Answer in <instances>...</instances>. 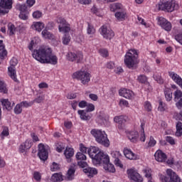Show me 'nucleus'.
Returning a JSON list of instances; mask_svg holds the SVG:
<instances>
[{
  "instance_id": "1",
  "label": "nucleus",
  "mask_w": 182,
  "mask_h": 182,
  "mask_svg": "<svg viewBox=\"0 0 182 182\" xmlns=\"http://www.w3.org/2000/svg\"><path fill=\"white\" fill-rule=\"evenodd\" d=\"M32 55L40 63L58 65V57L52 53V48H50L41 47L37 50H34Z\"/></svg>"
},
{
  "instance_id": "2",
  "label": "nucleus",
  "mask_w": 182,
  "mask_h": 182,
  "mask_svg": "<svg viewBox=\"0 0 182 182\" xmlns=\"http://www.w3.org/2000/svg\"><path fill=\"white\" fill-rule=\"evenodd\" d=\"M139 58V53L135 49L129 50L124 56V63L127 68L129 69H134L136 63H139L137 60Z\"/></svg>"
},
{
  "instance_id": "3",
  "label": "nucleus",
  "mask_w": 182,
  "mask_h": 182,
  "mask_svg": "<svg viewBox=\"0 0 182 182\" xmlns=\"http://www.w3.org/2000/svg\"><path fill=\"white\" fill-rule=\"evenodd\" d=\"M159 11H165V12H173L178 9V4L176 1L171 0L166 2L160 1L158 4Z\"/></svg>"
},
{
  "instance_id": "4",
  "label": "nucleus",
  "mask_w": 182,
  "mask_h": 182,
  "mask_svg": "<svg viewBox=\"0 0 182 182\" xmlns=\"http://www.w3.org/2000/svg\"><path fill=\"white\" fill-rule=\"evenodd\" d=\"M72 77L80 80L82 85H86L90 82V73L87 71H77L73 74Z\"/></svg>"
},
{
  "instance_id": "5",
  "label": "nucleus",
  "mask_w": 182,
  "mask_h": 182,
  "mask_svg": "<svg viewBox=\"0 0 182 182\" xmlns=\"http://www.w3.org/2000/svg\"><path fill=\"white\" fill-rule=\"evenodd\" d=\"M109 162L110 158L109 155L105 154L103 151H99L96 157L92 160V163L95 166H97V164H107V163Z\"/></svg>"
},
{
  "instance_id": "6",
  "label": "nucleus",
  "mask_w": 182,
  "mask_h": 182,
  "mask_svg": "<svg viewBox=\"0 0 182 182\" xmlns=\"http://www.w3.org/2000/svg\"><path fill=\"white\" fill-rule=\"evenodd\" d=\"M166 174L168 176H163L161 177L162 182H181V179L180 178L178 175H177V173H176V172H174L171 169H167Z\"/></svg>"
},
{
  "instance_id": "7",
  "label": "nucleus",
  "mask_w": 182,
  "mask_h": 182,
  "mask_svg": "<svg viewBox=\"0 0 182 182\" xmlns=\"http://www.w3.org/2000/svg\"><path fill=\"white\" fill-rule=\"evenodd\" d=\"M36 141H39V138L35 137V138H28L26 140L24 143H22L19 146V152L20 153H26L31 147L33 145V143H36Z\"/></svg>"
},
{
  "instance_id": "8",
  "label": "nucleus",
  "mask_w": 182,
  "mask_h": 182,
  "mask_svg": "<svg viewBox=\"0 0 182 182\" xmlns=\"http://www.w3.org/2000/svg\"><path fill=\"white\" fill-rule=\"evenodd\" d=\"M57 23L58 26L59 32H63V33H68V32H70V24L66 21V19L63 17H58L57 18Z\"/></svg>"
},
{
  "instance_id": "9",
  "label": "nucleus",
  "mask_w": 182,
  "mask_h": 182,
  "mask_svg": "<svg viewBox=\"0 0 182 182\" xmlns=\"http://www.w3.org/2000/svg\"><path fill=\"white\" fill-rule=\"evenodd\" d=\"M18 65V60L13 58L10 60V67L8 68L9 76L14 81L18 82V78H16V68L15 66Z\"/></svg>"
},
{
  "instance_id": "10",
  "label": "nucleus",
  "mask_w": 182,
  "mask_h": 182,
  "mask_svg": "<svg viewBox=\"0 0 182 182\" xmlns=\"http://www.w3.org/2000/svg\"><path fill=\"white\" fill-rule=\"evenodd\" d=\"M12 9V0H0V15H6Z\"/></svg>"
},
{
  "instance_id": "11",
  "label": "nucleus",
  "mask_w": 182,
  "mask_h": 182,
  "mask_svg": "<svg viewBox=\"0 0 182 182\" xmlns=\"http://www.w3.org/2000/svg\"><path fill=\"white\" fill-rule=\"evenodd\" d=\"M49 154V146H45L43 144L38 145V156L41 160L43 161H46L48 160V156Z\"/></svg>"
},
{
  "instance_id": "12",
  "label": "nucleus",
  "mask_w": 182,
  "mask_h": 182,
  "mask_svg": "<svg viewBox=\"0 0 182 182\" xmlns=\"http://www.w3.org/2000/svg\"><path fill=\"white\" fill-rule=\"evenodd\" d=\"M100 32L105 39H113L114 38V32L112 28H107L106 26H102L100 28Z\"/></svg>"
},
{
  "instance_id": "13",
  "label": "nucleus",
  "mask_w": 182,
  "mask_h": 182,
  "mask_svg": "<svg viewBox=\"0 0 182 182\" xmlns=\"http://www.w3.org/2000/svg\"><path fill=\"white\" fill-rule=\"evenodd\" d=\"M67 58L70 62H76L77 63H80L83 60V54L82 53H68L67 55Z\"/></svg>"
},
{
  "instance_id": "14",
  "label": "nucleus",
  "mask_w": 182,
  "mask_h": 182,
  "mask_svg": "<svg viewBox=\"0 0 182 182\" xmlns=\"http://www.w3.org/2000/svg\"><path fill=\"white\" fill-rule=\"evenodd\" d=\"M128 176L131 180L135 182H143V178L140 176L136 170L131 168L127 171Z\"/></svg>"
},
{
  "instance_id": "15",
  "label": "nucleus",
  "mask_w": 182,
  "mask_h": 182,
  "mask_svg": "<svg viewBox=\"0 0 182 182\" xmlns=\"http://www.w3.org/2000/svg\"><path fill=\"white\" fill-rule=\"evenodd\" d=\"M112 158L114 159V164L117 167H120V168H123V164H122V161H120V159H122V154H120V151H112L111 152Z\"/></svg>"
},
{
  "instance_id": "16",
  "label": "nucleus",
  "mask_w": 182,
  "mask_h": 182,
  "mask_svg": "<svg viewBox=\"0 0 182 182\" xmlns=\"http://www.w3.org/2000/svg\"><path fill=\"white\" fill-rule=\"evenodd\" d=\"M158 22L159 25H160V26L167 32H170V31H171V23L167 21V19L161 17L159 18Z\"/></svg>"
},
{
  "instance_id": "17",
  "label": "nucleus",
  "mask_w": 182,
  "mask_h": 182,
  "mask_svg": "<svg viewBox=\"0 0 182 182\" xmlns=\"http://www.w3.org/2000/svg\"><path fill=\"white\" fill-rule=\"evenodd\" d=\"M124 154L127 159L129 160H139L140 159V156L133 153L132 150L124 148Z\"/></svg>"
},
{
  "instance_id": "18",
  "label": "nucleus",
  "mask_w": 182,
  "mask_h": 182,
  "mask_svg": "<svg viewBox=\"0 0 182 182\" xmlns=\"http://www.w3.org/2000/svg\"><path fill=\"white\" fill-rule=\"evenodd\" d=\"M155 160L160 163H164L167 160V155L164 154L161 150H158L154 154Z\"/></svg>"
},
{
  "instance_id": "19",
  "label": "nucleus",
  "mask_w": 182,
  "mask_h": 182,
  "mask_svg": "<svg viewBox=\"0 0 182 182\" xmlns=\"http://www.w3.org/2000/svg\"><path fill=\"white\" fill-rule=\"evenodd\" d=\"M115 123L118 124V128L119 130H123L124 129V123H126V119L123 115L115 117L114 118Z\"/></svg>"
},
{
  "instance_id": "20",
  "label": "nucleus",
  "mask_w": 182,
  "mask_h": 182,
  "mask_svg": "<svg viewBox=\"0 0 182 182\" xmlns=\"http://www.w3.org/2000/svg\"><path fill=\"white\" fill-rule=\"evenodd\" d=\"M8 55V51L5 49V45H4V41L0 40V60H4Z\"/></svg>"
},
{
  "instance_id": "21",
  "label": "nucleus",
  "mask_w": 182,
  "mask_h": 182,
  "mask_svg": "<svg viewBox=\"0 0 182 182\" xmlns=\"http://www.w3.org/2000/svg\"><path fill=\"white\" fill-rule=\"evenodd\" d=\"M92 136L93 137H107V134L105 131H102V129H93L90 132Z\"/></svg>"
},
{
  "instance_id": "22",
  "label": "nucleus",
  "mask_w": 182,
  "mask_h": 182,
  "mask_svg": "<svg viewBox=\"0 0 182 182\" xmlns=\"http://www.w3.org/2000/svg\"><path fill=\"white\" fill-rule=\"evenodd\" d=\"M0 102L1 103V105L3 107V109H6V110L10 111L12 110V107H14V105H15V103H13V105H11V102H9V100L8 99H1Z\"/></svg>"
},
{
  "instance_id": "23",
  "label": "nucleus",
  "mask_w": 182,
  "mask_h": 182,
  "mask_svg": "<svg viewBox=\"0 0 182 182\" xmlns=\"http://www.w3.org/2000/svg\"><path fill=\"white\" fill-rule=\"evenodd\" d=\"M95 140L99 144L104 146V147H109V146H110V141L107 137H96Z\"/></svg>"
},
{
  "instance_id": "24",
  "label": "nucleus",
  "mask_w": 182,
  "mask_h": 182,
  "mask_svg": "<svg viewBox=\"0 0 182 182\" xmlns=\"http://www.w3.org/2000/svg\"><path fill=\"white\" fill-rule=\"evenodd\" d=\"M87 153L90 159H92V160L93 161L97 156V153H99V148L95 146H91L90 149H88Z\"/></svg>"
},
{
  "instance_id": "25",
  "label": "nucleus",
  "mask_w": 182,
  "mask_h": 182,
  "mask_svg": "<svg viewBox=\"0 0 182 182\" xmlns=\"http://www.w3.org/2000/svg\"><path fill=\"white\" fill-rule=\"evenodd\" d=\"M120 96L125 97V99H132L133 97V91L127 89H123L119 91Z\"/></svg>"
},
{
  "instance_id": "26",
  "label": "nucleus",
  "mask_w": 182,
  "mask_h": 182,
  "mask_svg": "<svg viewBox=\"0 0 182 182\" xmlns=\"http://www.w3.org/2000/svg\"><path fill=\"white\" fill-rule=\"evenodd\" d=\"M51 181L53 182H60L63 181V175L62 173H53L51 176Z\"/></svg>"
},
{
  "instance_id": "27",
  "label": "nucleus",
  "mask_w": 182,
  "mask_h": 182,
  "mask_svg": "<svg viewBox=\"0 0 182 182\" xmlns=\"http://www.w3.org/2000/svg\"><path fill=\"white\" fill-rule=\"evenodd\" d=\"M75 154V151H73V149L72 148H66L64 151V156L69 161L72 157H73V155Z\"/></svg>"
},
{
  "instance_id": "28",
  "label": "nucleus",
  "mask_w": 182,
  "mask_h": 182,
  "mask_svg": "<svg viewBox=\"0 0 182 182\" xmlns=\"http://www.w3.org/2000/svg\"><path fill=\"white\" fill-rule=\"evenodd\" d=\"M165 99L166 102H171L173 100V92H171V89L166 88L164 90Z\"/></svg>"
},
{
  "instance_id": "29",
  "label": "nucleus",
  "mask_w": 182,
  "mask_h": 182,
  "mask_svg": "<svg viewBox=\"0 0 182 182\" xmlns=\"http://www.w3.org/2000/svg\"><path fill=\"white\" fill-rule=\"evenodd\" d=\"M85 173H88V177H93V176L97 174V169L96 168L88 167L85 169Z\"/></svg>"
},
{
  "instance_id": "30",
  "label": "nucleus",
  "mask_w": 182,
  "mask_h": 182,
  "mask_svg": "<svg viewBox=\"0 0 182 182\" xmlns=\"http://www.w3.org/2000/svg\"><path fill=\"white\" fill-rule=\"evenodd\" d=\"M78 114H80L82 120H90L92 119V117L87 114V112L85 110H78Z\"/></svg>"
},
{
  "instance_id": "31",
  "label": "nucleus",
  "mask_w": 182,
  "mask_h": 182,
  "mask_svg": "<svg viewBox=\"0 0 182 182\" xmlns=\"http://www.w3.org/2000/svg\"><path fill=\"white\" fill-rule=\"evenodd\" d=\"M75 168H70L68 169L67 174H66V178L68 180V181H70L75 178Z\"/></svg>"
},
{
  "instance_id": "32",
  "label": "nucleus",
  "mask_w": 182,
  "mask_h": 182,
  "mask_svg": "<svg viewBox=\"0 0 182 182\" xmlns=\"http://www.w3.org/2000/svg\"><path fill=\"white\" fill-rule=\"evenodd\" d=\"M32 28L34 29V31H37L38 32H41L43 28H45V24L41 22H36L33 26Z\"/></svg>"
},
{
  "instance_id": "33",
  "label": "nucleus",
  "mask_w": 182,
  "mask_h": 182,
  "mask_svg": "<svg viewBox=\"0 0 182 182\" xmlns=\"http://www.w3.org/2000/svg\"><path fill=\"white\" fill-rule=\"evenodd\" d=\"M114 16L118 21H124V19H126L127 14L124 11H118L115 13Z\"/></svg>"
},
{
  "instance_id": "34",
  "label": "nucleus",
  "mask_w": 182,
  "mask_h": 182,
  "mask_svg": "<svg viewBox=\"0 0 182 182\" xmlns=\"http://www.w3.org/2000/svg\"><path fill=\"white\" fill-rule=\"evenodd\" d=\"M105 170L106 171H108L109 173H115L116 168H114V165L109 164V162L107 164H105Z\"/></svg>"
},
{
  "instance_id": "35",
  "label": "nucleus",
  "mask_w": 182,
  "mask_h": 182,
  "mask_svg": "<svg viewBox=\"0 0 182 182\" xmlns=\"http://www.w3.org/2000/svg\"><path fill=\"white\" fill-rule=\"evenodd\" d=\"M175 135L176 137H181V136H182V123L180 122L176 124V132Z\"/></svg>"
},
{
  "instance_id": "36",
  "label": "nucleus",
  "mask_w": 182,
  "mask_h": 182,
  "mask_svg": "<svg viewBox=\"0 0 182 182\" xmlns=\"http://www.w3.org/2000/svg\"><path fill=\"white\" fill-rule=\"evenodd\" d=\"M137 80L139 83H144V85H147L149 86V83L147 81V77L144 75H140L137 77Z\"/></svg>"
},
{
  "instance_id": "37",
  "label": "nucleus",
  "mask_w": 182,
  "mask_h": 182,
  "mask_svg": "<svg viewBox=\"0 0 182 182\" xmlns=\"http://www.w3.org/2000/svg\"><path fill=\"white\" fill-rule=\"evenodd\" d=\"M16 31V28L15 27V25H14L12 23H9L8 24V32H9V36H12V35H15Z\"/></svg>"
},
{
  "instance_id": "38",
  "label": "nucleus",
  "mask_w": 182,
  "mask_h": 182,
  "mask_svg": "<svg viewBox=\"0 0 182 182\" xmlns=\"http://www.w3.org/2000/svg\"><path fill=\"white\" fill-rule=\"evenodd\" d=\"M122 4L115 3V4H111L109 8L112 12H116V11L119 9H122Z\"/></svg>"
},
{
  "instance_id": "39",
  "label": "nucleus",
  "mask_w": 182,
  "mask_h": 182,
  "mask_svg": "<svg viewBox=\"0 0 182 182\" xmlns=\"http://www.w3.org/2000/svg\"><path fill=\"white\" fill-rule=\"evenodd\" d=\"M153 77L154 80L157 82V83H159V85H163V83H164V80L163 79V77H161V74L155 73L154 74Z\"/></svg>"
},
{
  "instance_id": "40",
  "label": "nucleus",
  "mask_w": 182,
  "mask_h": 182,
  "mask_svg": "<svg viewBox=\"0 0 182 182\" xmlns=\"http://www.w3.org/2000/svg\"><path fill=\"white\" fill-rule=\"evenodd\" d=\"M174 98L173 100L174 102H178L180 99H182V92L180 90H177L174 92L173 93Z\"/></svg>"
},
{
  "instance_id": "41",
  "label": "nucleus",
  "mask_w": 182,
  "mask_h": 182,
  "mask_svg": "<svg viewBox=\"0 0 182 182\" xmlns=\"http://www.w3.org/2000/svg\"><path fill=\"white\" fill-rule=\"evenodd\" d=\"M0 93L6 95L8 93V89L6 88V84L4 81L0 80Z\"/></svg>"
},
{
  "instance_id": "42",
  "label": "nucleus",
  "mask_w": 182,
  "mask_h": 182,
  "mask_svg": "<svg viewBox=\"0 0 182 182\" xmlns=\"http://www.w3.org/2000/svg\"><path fill=\"white\" fill-rule=\"evenodd\" d=\"M69 42H70V35H69V32L65 33L63 37V45H69Z\"/></svg>"
},
{
  "instance_id": "43",
  "label": "nucleus",
  "mask_w": 182,
  "mask_h": 182,
  "mask_svg": "<svg viewBox=\"0 0 182 182\" xmlns=\"http://www.w3.org/2000/svg\"><path fill=\"white\" fill-rule=\"evenodd\" d=\"M167 109H168L167 104L163 102V101H159L158 110H159V112H166V110H167Z\"/></svg>"
},
{
  "instance_id": "44",
  "label": "nucleus",
  "mask_w": 182,
  "mask_h": 182,
  "mask_svg": "<svg viewBox=\"0 0 182 182\" xmlns=\"http://www.w3.org/2000/svg\"><path fill=\"white\" fill-rule=\"evenodd\" d=\"M41 33L43 35V37L45 38L46 39H52L53 35L48 30L46 29L43 30Z\"/></svg>"
},
{
  "instance_id": "45",
  "label": "nucleus",
  "mask_w": 182,
  "mask_h": 182,
  "mask_svg": "<svg viewBox=\"0 0 182 182\" xmlns=\"http://www.w3.org/2000/svg\"><path fill=\"white\" fill-rule=\"evenodd\" d=\"M75 157L77 160H80V161L86 160V155H85V154L82 152H77Z\"/></svg>"
},
{
  "instance_id": "46",
  "label": "nucleus",
  "mask_w": 182,
  "mask_h": 182,
  "mask_svg": "<svg viewBox=\"0 0 182 182\" xmlns=\"http://www.w3.org/2000/svg\"><path fill=\"white\" fill-rule=\"evenodd\" d=\"M14 113L16 114H21L22 113V106L21 104H17L14 108Z\"/></svg>"
},
{
  "instance_id": "47",
  "label": "nucleus",
  "mask_w": 182,
  "mask_h": 182,
  "mask_svg": "<svg viewBox=\"0 0 182 182\" xmlns=\"http://www.w3.org/2000/svg\"><path fill=\"white\" fill-rule=\"evenodd\" d=\"M33 178L36 181H41L42 180V175H41V173L36 171L33 173Z\"/></svg>"
},
{
  "instance_id": "48",
  "label": "nucleus",
  "mask_w": 182,
  "mask_h": 182,
  "mask_svg": "<svg viewBox=\"0 0 182 182\" xmlns=\"http://www.w3.org/2000/svg\"><path fill=\"white\" fill-rule=\"evenodd\" d=\"M18 9L21 12L28 13V6H26V4H19Z\"/></svg>"
},
{
  "instance_id": "49",
  "label": "nucleus",
  "mask_w": 182,
  "mask_h": 182,
  "mask_svg": "<svg viewBox=\"0 0 182 182\" xmlns=\"http://www.w3.org/2000/svg\"><path fill=\"white\" fill-rule=\"evenodd\" d=\"M144 172L145 173V177L147 178H151V169L149 168H146L144 170Z\"/></svg>"
},
{
  "instance_id": "50",
  "label": "nucleus",
  "mask_w": 182,
  "mask_h": 182,
  "mask_svg": "<svg viewBox=\"0 0 182 182\" xmlns=\"http://www.w3.org/2000/svg\"><path fill=\"white\" fill-rule=\"evenodd\" d=\"M127 134H129L132 137H137L139 136V132L137 131H125Z\"/></svg>"
},
{
  "instance_id": "51",
  "label": "nucleus",
  "mask_w": 182,
  "mask_h": 182,
  "mask_svg": "<svg viewBox=\"0 0 182 182\" xmlns=\"http://www.w3.org/2000/svg\"><path fill=\"white\" fill-rule=\"evenodd\" d=\"M95 110V105L93 104H87V108H86V112H93Z\"/></svg>"
},
{
  "instance_id": "52",
  "label": "nucleus",
  "mask_w": 182,
  "mask_h": 182,
  "mask_svg": "<svg viewBox=\"0 0 182 182\" xmlns=\"http://www.w3.org/2000/svg\"><path fill=\"white\" fill-rule=\"evenodd\" d=\"M144 126H146V124L144 122H141V131H140L141 137H146V134H144Z\"/></svg>"
},
{
  "instance_id": "53",
  "label": "nucleus",
  "mask_w": 182,
  "mask_h": 182,
  "mask_svg": "<svg viewBox=\"0 0 182 182\" xmlns=\"http://www.w3.org/2000/svg\"><path fill=\"white\" fill-rule=\"evenodd\" d=\"M174 119L176 120H181L182 121V110L178 113V112H175L173 114Z\"/></svg>"
},
{
  "instance_id": "54",
  "label": "nucleus",
  "mask_w": 182,
  "mask_h": 182,
  "mask_svg": "<svg viewBox=\"0 0 182 182\" xmlns=\"http://www.w3.org/2000/svg\"><path fill=\"white\" fill-rule=\"evenodd\" d=\"M59 168H60L59 165L55 162H53V164L50 166L51 171H58Z\"/></svg>"
},
{
  "instance_id": "55",
  "label": "nucleus",
  "mask_w": 182,
  "mask_h": 182,
  "mask_svg": "<svg viewBox=\"0 0 182 182\" xmlns=\"http://www.w3.org/2000/svg\"><path fill=\"white\" fill-rule=\"evenodd\" d=\"M33 17L35 18L36 19H39V18L42 17V12L39 11H34L33 13Z\"/></svg>"
},
{
  "instance_id": "56",
  "label": "nucleus",
  "mask_w": 182,
  "mask_h": 182,
  "mask_svg": "<svg viewBox=\"0 0 182 182\" xmlns=\"http://www.w3.org/2000/svg\"><path fill=\"white\" fill-rule=\"evenodd\" d=\"M80 150L81 153L86 154V153H87V150H89V149L85 147V145H83V144H80Z\"/></svg>"
},
{
  "instance_id": "57",
  "label": "nucleus",
  "mask_w": 182,
  "mask_h": 182,
  "mask_svg": "<svg viewBox=\"0 0 182 182\" xmlns=\"http://www.w3.org/2000/svg\"><path fill=\"white\" fill-rule=\"evenodd\" d=\"M144 107L147 112H151V104L149 101L145 102Z\"/></svg>"
},
{
  "instance_id": "58",
  "label": "nucleus",
  "mask_w": 182,
  "mask_h": 182,
  "mask_svg": "<svg viewBox=\"0 0 182 182\" xmlns=\"http://www.w3.org/2000/svg\"><path fill=\"white\" fill-rule=\"evenodd\" d=\"M28 13L26 12H21L19 14V18L23 21H26V19H28Z\"/></svg>"
},
{
  "instance_id": "59",
  "label": "nucleus",
  "mask_w": 182,
  "mask_h": 182,
  "mask_svg": "<svg viewBox=\"0 0 182 182\" xmlns=\"http://www.w3.org/2000/svg\"><path fill=\"white\" fill-rule=\"evenodd\" d=\"M1 136H9V129L5 127L1 132Z\"/></svg>"
},
{
  "instance_id": "60",
  "label": "nucleus",
  "mask_w": 182,
  "mask_h": 182,
  "mask_svg": "<svg viewBox=\"0 0 182 182\" xmlns=\"http://www.w3.org/2000/svg\"><path fill=\"white\" fill-rule=\"evenodd\" d=\"M87 33L88 35H92V33H95V28H93V26H92L90 24H88Z\"/></svg>"
},
{
  "instance_id": "61",
  "label": "nucleus",
  "mask_w": 182,
  "mask_h": 182,
  "mask_svg": "<svg viewBox=\"0 0 182 182\" xmlns=\"http://www.w3.org/2000/svg\"><path fill=\"white\" fill-rule=\"evenodd\" d=\"M64 149H65V146H63V144H60L57 145L56 151L58 153H62V151H63Z\"/></svg>"
},
{
  "instance_id": "62",
  "label": "nucleus",
  "mask_w": 182,
  "mask_h": 182,
  "mask_svg": "<svg viewBox=\"0 0 182 182\" xmlns=\"http://www.w3.org/2000/svg\"><path fill=\"white\" fill-rule=\"evenodd\" d=\"M100 53L104 58H107L109 56V52L106 49H101L100 50Z\"/></svg>"
},
{
  "instance_id": "63",
  "label": "nucleus",
  "mask_w": 182,
  "mask_h": 182,
  "mask_svg": "<svg viewBox=\"0 0 182 182\" xmlns=\"http://www.w3.org/2000/svg\"><path fill=\"white\" fill-rule=\"evenodd\" d=\"M149 147H153L156 145V141L154 140V138L151 137L149 138V141L148 143Z\"/></svg>"
},
{
  "instance_id": "64",
  "label": "nucleus",
  "mask_w": 182,
  "mask_h": 182,
  "mask_svg": "<svg viewBox=\"0 0 182 182\" xmlns=\"http://www.w3.org/2000/svg\"><path fill=\"white\" fill-rule=\"evenodd\" d=\"M87 104H88L87 102L82 100L79 102L78 106L79 107H81V108L87 107Z\"/></svg>"
}]
</instances>
